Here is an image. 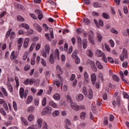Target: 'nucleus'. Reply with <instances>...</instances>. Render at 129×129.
Returning a JSON list of instances; mask_svg holds the SVG:
<instances>
[{
	"label": "nucleus",
	"mask_w": 129,
	"mask_h": 129,
	"mask_svg": "<svg viewBox=\"0 0 129 129\" xmlns=\"http://www.w3.org/2000/svg\"><path fill=\"white\" fill-rule=\"evenodd\" d=\"M29 93V91L28 90L24 89V88L21 87L20 89L19 94L21 98H27V96H28V94Z\"/></svg>",
	"instance_id": "3"
},
{
	"label": "nucleus",
	"mask_w": 129,
	"mask_h": 129,
	"mask_svg": "<svg viewBox=\"0 0 129 129\" xmlns=\"http://www.w3.org/2000/svg\"><path fill=\"white\" fill-rule=\"evenodd\" d=\"M47 54H48V52L46 51H43L41 52V54L43 56V57H44V58H47Z\"/></svg>",
	"instance_id": "53"
},
{
	"label": "nucleus",
	"mask_w": 129,
	"mask_h": 129,
	"mask_svg": "<svg viewBox=\"0 0 129 129\" xmlns=\"http://www.w3.org/2000/svg\"><path fill=\"white\" fill-rule=\"evenodd\" d=\"M13 107L15 110H17L18 107L17 106V103H16V101H14L13 102Z\"/></svg>",
	"instance_id": "63"
},
{
	"label": "nucleus",
	"mask_w": 129,
	"mask_h": 129,
	"mask_svg": "<svg viewBox=\"0 0 129 129\" xmlns=\"http://www.w3.org/2000/svg\"><path fill=\"white\" fill-rule=\"evenodd\" d=\"M29 42H30V38H26L23 44V47L24 49L28 48V46H29Z\"/></svg>",
	"instance_id": "14"
},
{
	"label": "nucleus",
	"mask_w": 129,
	"mask_h": 129,
	"mask_svg": "<svg viewBox=\"0 0 129 129\" xmlns=\"http://www.w3.org/2000/svg\"><path fill=\"white\" fill-rule=\"evenodd\" d=\"M33 27L36 29V31L41 33L42 32V27H41L39 24L35 23L33 25Z\"/></svg>",
	"instance_id": "11"
},
{
	"label": "nucleus",
	"mask_w": 129,
	"mask_h": 129,
	"mask_svg": "<svg viewBox=\"0 0 129 129\" xmlns=\"http://www.w3.org/2000/svg\"><path fill=\"white\" fill-rule=\"evenodd\" d=\"M104 55V53H103V52H102L100 50L98 49L96 50V56H97V57H102Z\"/></svg>",
	"instance_id": "15"
},
{
	"label": "nucleus",
	"mask_w": 129,
	"mask_h": 129,
	"mask_svg": "<svg viewBox=\"0 0 129 129\" xmlns=\"http://www.w3.org/2000/svg\"><path fill=\"white\" fill-rule=\"evenodd\" d=\"M72 51H73V47L72 46H70L67 53L68 54H70L72 53Z\"/></svg>",
	"instance_id": "51"
},
{
	"label": "nucleus",
	"mask_w": 129,
	"mask_h": 129,
	"mask_svg": "<svg viewBox=\"0 0 129 129\" xmlns=\"http://www.w3.org/2000/svg\"><path fill=\"white\" fill-rule=\"evenodd\" d=\"M105 48L108 52H110V48L106 43H105Z\"/></svg>",
	"instance_id": "58"
},
{
	"label": "nucleus",
	"mask_w": 129,
	"mask_h": 129,
	"mask_svg": "<svg viewBox=\"0 0 129 129\" xmlns=\"http://www.w3.org/2000/svg\"><path fill=\"white\" fill-rule=\"evenodd\" d=\"M82 93L84 94L85 96L87 95V90L86 89V87H83L82 89Z\"/></svg>",
	"instance_id": "35"
},
{
	"label": "nucleus",
	"mask_w": 129,
	"mask_h": 129,
	"mask_svg": "<svg viewBox=\"0 0 129 129\" xmlns=\"http://www.w3.org/2000/svg\"><path fill=\"white\" fill-rule=\"evenodd\" d=\"M0 112L3 115H4V116L7 115V113L3 108H0Z\"/></svg>",
	"instance_id": "45"
},
{
	"label": "nucleus",
	"mask_w": 129,
	"mask_h": 129,
	"mask_svg": "<svg viewBox=\"0 0 129 129\" xmlns=\"http://www.w3.org/2000/svg\"><path fill=\"white\" fill-rule=\"evenodd\" d=\"M18 56H19V54L17 53L16 51H13L11 53V56H10V59L11 60H15V59H17L18 58Z\"/></svg>",
	"instance_id": "7"
},
{
	"label": "nucleus",
	"mask_w": 129,
	"mask_h": 129,
	"mask_svg": "<svg viewBox=\"0 0 129 129\" xmlns=\"http://www.w3.org/2000/svg\"><path fill=\"white\" fill-rule=\"evenodd\" d=\"M47 104V99L46 97H44L42 101V106H46Z\"/></svg>",
	"instance_id": "33"
},
{
	"label": "nucleus",
	"mask_w": 129,
	"mask_h": 129,
	"mask_svg": "<svg viewBox=\"0 0 129 129\" xmlns=\"http://www.w3.org/2000/svg\"><path fill=\"white\" fill-rule=\"evenodd\" d=\"M59 114H60V112H59V111H55L52 113V115L54 117H56V116H58Z\"/></svg>",
	"instance_id": "42"
},
{
	"label": "nucleus",
	"mask_w": 129,
	"mask_h": 129,
	"mask_svg": "<svg viewBox=\"0 0 129 129\" xmlns=\"http://www.w3.org/2000/svg\"><path fill=\"white\" fill-rule=\"evenodd\" d=\"M56 70L57 72V73H59V75H61V74H63V71L61 69V67H60V66L57 65L56 66Z\"/></svg>",
	"instance_id": "18"
},
{
	"label": "nucleus",
	"mask_w": 129,
	"mask_h": 129,
	"mask_svg": "<svg viewBox=\"0 0 129 129\" xmlns=\"http://www.w3.org/2000/svg\"><path fill=\"white\" fill-rule=\"evenodd\" d=\"M43 129H48V125L47 124V123L43 122Z\"/></svg>",
	"instance_id": "64"
},
{
	"label": "nucleus",
	"mask_w": 129,
	"mask_h": 129,
	"mask_svg": "<svg viewBox=\"0 0 129 129\" xmlns=\"http://www.w3.org/2000/svg\"><path fill=\"white\" fill-rule=\"evenodd\" d=\"M1 90L3 92L5 96H8V92H7V90H6V89H5V88H2Z\"/></svg>",
	"instance_id": "43"
},
{
	"label": "nucleus",
	"mask_w": 129,
	"mask_h": 129,
	"mask_svg": "<svg viewBox=\"0 0 129 129\" xmlns=\"http://www.w3.org/2000/svg\"><path fill=\"white\" fill-rule=\"evenodd\" d=\"M112 79L115 82H119V77L115 75H112Z\"/></svg>",
	"instance_id": "17"
},
{
	"label": "nucleus",
	"mask_w": 129,
	"mask_h": 129,
	"mask_svg": "<svg viewBox=\"0 0 129 129\" xmlns=\"http://www.w3.org/2000/svg\"><path fill=\"white\" fill-rule=\"evenodd\" d=\"M35 13L36 14H37L38 15V19L39 20V21H41L42 19H43V13H42V11L40 10H36L35 11Z\"/></svg>",
	"instance_id": "6"
},
{
	"label": "nucleus",
	"mask_w": 129,
	"mask_h": 129,
	"mask_svg": "<svg viewBox=\"0 0 129 129\" xmlns=\"http://www.w3.org/2000/svg\"><path fill=\"white\" fill-rule=\"evenodd\" d=\"M71 108L75 111H78L79 110V105H76L74 103L71 104Z\"/></svg>",
	"instance_id": "13"
},
{
	"label": "nucleus",
	"mask_w": 129,
	"mask_h": 129,
	"mask_svg": "<svg viewBox=\"0 0 129 129\" xmlns=\"http://www.w3.org/2000/svg\"><path fill=\"white\" fill-rule=\"evenodd\" d=\"M20 26L21 27H22V28L26 29V30H29V29H30V26L26 23H22Z\"/></svg>",
	"instance_id": "26"
},
{
	"label": "nucleus",
	"mask_w": 129,
	"mask_h": 129,
	"mask_svg": "<svg viewBox=\"0 0 129 129\" xmlns=\"http://www.w3.org/2000/svg\"><path fill=\"white\" fill-rule=\"evenodd\" d=\"M77 42L79 46H81L82 45V39H81V38H80V37H77Z\"/></svg>",
	"instance_id": "32"
},
{
	"label": "nucleus",
	"mask_w": 129,
	"mask_h": 129,
	"mask_svg": "<svg viewBox=\"0 0 129 129\" xmlns=\"http://www.w3.org/2000/svg\"><path fill=\"white\" fill-rule=\"evenodd\" d=\"M83 48L84 49L87 48V39L83 40Z\"/></svg>",
	"instance_id": "27"
},
{
	"label": "nucleus",
	"mask_w": 129,
	"mask_h": 129,
	"mask_svg": "<svg viewBox=\"0 0 129 129\" xmlns=\"http://www.w3.org/2000/svg\"><path fill=\"white\" fill-rule=\"evenodd\" d=\"M90 65L91 66V69L93 70V71H94V72H97V68L95 66V63L93 61H90Z\"/></svg>",
	"instance_id": "5"
},
{
	"label": "nucleus",
	"mask_w": 129,
	"mask_h": 129,
	"mask_svg": "<svg viewBox=\"0 0 129 129\" xmlns=\"http://www.w3.org/2000/svg\"><path fill=\"white\" fill-rule=\"evenodd\" d=\"M83 22L87 24V25H88L89 23H90V20L87 18H84L83 19Z\"/></svg>",
	"instance_id": "50"
},
{
	"label": "nucleus",
	"mask_w": 129,
	"mask_h": 129,
	"mask_svg": "<svg viewBox=\"0 0 129 129\" xmlns=\"http://www.w3.org/2000/svg\"><path fill=\"white\" fill-rule=\"evenodd\" d=\"M38 124V127L39 128H41L42 127V124L43 123V122L42 121V119H38L37 121Z\"/></svg>",
	"instance_id": "30"
},
{
	"label": "nucleus",
	"mask_w": 129,
	"mask_h": 129,
	"mask_svg": "<svg viewBox=\"0 0 129 129\" xmlns=\"http://www.w3.org/2000/svg\"><path fill=\"white\" fill-rule=\"evenodd\" d=\"M3 107H4L5 110H9V107H8V104L6 102L3 104Z\"/></svg>",
	"instance_id": "60"
},
{
	"label": "nucleus",
	"mask_w": 129,
	"mask_h": 129,
	"mask_svg": "<svg viewBox=\"0 0 129 129\" xmlns=\"http://www.w3.org/2000/svg\"><path fill=\"white\" fill-rule=\"evenodd\" d=\"M28 120H29V121H32V120H34V115H29L28 117Z\"/></svg>",
	"instance_id": "38"
},
{
	"label": "nucleus",
	"mask_w": 129,
	"mask_h": 129,
	"mask_svg": "<svg viewBox=\"0 0 129 129\" xmlns=\"http://www.w3.org/2000/svg\"><path fill=\"white\" fill-rule=\"evenodd\" d=\"M33 111H35V107L33 105H31L28 108L27 112H33Z\"/></svg>",
	"instance_id": "24"
},
{
	"label": "nucleus",
	"mask_w": 129,
	"mask_h": 129,
	"mask_svg": "<svg viewBox=\"0 0 129 129\" xmlns=\"http://www.w3.org/2000/svg\"><path fill=\"white\" fill-rule=\"evenodd\" d=\"M39 82H40V80H35V79L32 78L31 79H27L26 80H25L24 82V84L25 85H29V84L30 85H32L34 83H39Z\"/></svg>",
	"instance_id": "2"
},
{
	"label": "nucleus",
	"mask_w": 129,
	"mask_h": 129,
	"mask_svg": "<svg viewBox=\"0 0 129 129\" xmlns=\"http://www.w3.org/2000/svg\"><path fill=\"white\" fill-rule=\"evenodd\" d=\"M110 31L111 33H113V34H115L116 35L118 34V32L116 30H115V29L113 28L110 29Z\"/></svg>",
	"instance_id": "46"
},
{
	"label": "nucleus",
	"mask_w": 129,
	"mask_h": 129,
	"mask_svg": "<svg viewBox=\"0 0 129 129\" xmlns=\"http://www.w3.org/2000/svg\"><path fill=\"white\" fill-rule=\"evenodd\" d=\"M128 55H127V50H126V49L123 48L122 54L120 56V58L121 61H123L124 60V58H128Z\"/></svg>",
	"instance_id": "4"
},
{
	"label": "nucleus",
	"mask_w": 129,
	"mask_h": 129,
	"mask_svg": "<svg viewBox=\"0 0 129 129\" xmlns=\"http://www.w3.org/2000/svg\"><path fill=\"white\" fill-rule=\"evenodd\" d=\"M48 3L50 4L52 9H55V8H56V3H55V2H53L52 1H48Z\"/></svg>",
	"instance_id": "28"
},
{
	"label": "nucleus",
	"mask_w": 129,
	"mask_h": 129,
	"mask_svg": "<svg viewBox=\"0 0 129 129\" xmlns=\"http://www.w3.org/2000/svg\"><path fill=\"white\" fill-rule=\"evenodd\" d=\"M88 39L92 45H95V43L94 42V38H93V36L92 35H89Z\"/></svg>",
	"instance_id": "19"
},
{
	"label": "nucleus",
	"mask_w": 129,
	"mask_h": 129,
	"mask_svg": "<svg viewBox=\"0 0 129 129\" xmlns=\"http://www.w3.org/2000/svg\"><path fill=\"white\" fill-rule=\"evenodd\" d=\"M16 37V33L15 32H12L10 34L11 39H14Z\"/></svg>",
	"instance_id": "61"
},
{
	"label": "nucleus",
	"mask_w": 129,
	"mask_h": 129,
	"mask_svg": "<svg viewBox=\"0 0 129 129\" xmlns=\"http://www.w3.org/2000/svg\"><path fill=\"white\" fill-rule=\"evenodd\" d=\"M96 65L97 67L98 68V69H102L103 68V67L102 65H101V63L100 61H99L98 60H97L96 62Z\"/></svg>",
	"instance_id": "20"
},
{
	"label": "nucleus",
	"mask_w": 129,
	"mask_h": 129,
	"mask_svg": "<svg viewBox=\"0 0 129 129\" xmlns=\"http://www.w3.org/2000/svg\"><path fill=\"white\" fill-rule=\"evenodd\" d=\"M64 123L66 124V126H69V125H70V126L72 125V124L71 123L70 120H69L68 119H66L65 120Z\"/></svg>",
	"instance_id": "23"
},
{
	"label": "nucleus",
	"mask_w": 129,
	"mask_h": 129,
	"mask_svg": "<svg viewBox=\"0 0 129 129\" xmlns=\"http://www.w3.org/2000/svg\"><path fill=\"white\" fill-rule=\"evenodd\" d=\"M11 33H12V29L9 30L6 33V38H9V36H11Z\"/></svg>",
	"instance_id": "55"
},
{
	"label": "nucleus",
	"mask_w": 129,
	"mask_h": 129,
	"mask_svg": "<svg viewBox=\"0 0 129 129\" xmlns=\"http://www.w3.org/2000/svg\"><path fill=\"white\" fill-rule=\"evenodd\" d=\"M91 77L92 84L93 85H94V84H95V82H96V75H95V74L93 73L91 75Z\"/></svg>",
	"instance_id": "12"
},
{
	"label": "nucleus",
	"mask_w": 129,
	"mask_h": 129,
	"mask_svg": "<svg viewBox=\"0 0 129 129\" xmlns=\"http://www.w3.org/2000/svg\"><path fill=\"white\" fill-rule=\"evenodd\" d=\"M77 52H78V50H77V49H75V51H74L72 54L73 58H76V57H78L77 56Z\"/></svg>",
	"instance_id": "36"
},
{
	"label": "nucleus",
	"mask_w": 129,
	"mask_h": 129,
	"mask_svg": "<svg viewBox=\"0 0 129 129\" xmlns=\"http://www.w3.org/2000/svg\"><path fill=\"white\" fill-rule=\"evenodd\" d=\"M45 50L46 51V53L47 54L50 53V46H49V44H45L44 46Z\"/></svg>",
	"instance_id": "25"
},
{
	"label": "nucleus",
	"mask_w": 129,
	"mask_h": 129,
	"mask_svg": "<svg viewBox=\"0 0 129 129\" xmlns=\"http://www.w3.org/2000/svg\"><path fill=\"white\" fill-rule=\"evenodd\" d=\"M85 115H86V113L85 112H82L80 114V117L81 119H84L85 118Z\"/></svg>",
	"instance_id": "39"
},
{
	"label": "nucleus",
	"mask_w": 129,
	"mask_h": 129,
	"mask_svg": "<svg viewBox=\"0 0 129 129\" xmlns=\"http://www.w3.org/2000/svg\"><path fill=\"white\" fill-rule=\"evenodd\" d=\"M53 97L55 100H60V96L59 93H56L53 95Z\"/></svg>",
	"instance_id": "21"
},
{
	"label": "nucleus",
	"mask_w": 129,
	"mask_h": 129,
	"mask_svg": "<svg viewBox=\"0 0 129 129\" xmlns=\"http://www.w3.org/2000/svg\"><path fill=\"white\" fill-rule=\"evenodd\" d=\"M87 55L90 58H92L93 57V52L91 51V50H88L87 52Z\"/></svg>",
	"instance_id": "29"
},
{
	"label": "nucleus",
	"mask_w": 129,
	"mask_h": 129,
	"mask_svg": "<svg viewBox=\"0 0 129 129\" xmlns=\"http://www.w3.org/2000/svg\"><path fill=\"white\" fill-rule=\"evenodd\" d=\"M49 105H51L52 107H54V108H56V107H57V104L53 101H50L49 102Z\"/></svg>",
	"instance_id": "31"
},
{
	"label": "nucleus",
	"mask_w": 129,
	"mask_h": 129,
	"mask_svg": "<svg viewBox=\"0 0 129 129\" xmlns=\"http://www.w3.org/2000/svg\"><path fill=\"white\" fill-rule=\"evenodd\" d=\"M21 119L22 121V123H23L24 125H27V124H28V121H27V120L24 119V117H21Z\"/></svg>",
	"instance_id": "41"
},
{
	"label": "nucleus",
	"mask_w": 129,
	"mask_h": 129,
	"mask_svg": "<svg viewBox=\"0 0 129 129\" xmlns=\"http://www.w3.org/2000/svg\"><path fill=\"white\" fill-rule=\"evenodd\" d=\"M97 36L98 41H99V42H101V40H102V36H101V34L98 33Z\"/></svg>",
	"instance_id": "48"
},
{
	"label": "nucleus",
	"mask_w": 129,
	"mask_h": 129,
	"mask_svg": "<svg viewBox=\"0 0 129 129\" xmlns=\"http://www.w3.org/2000/svg\"><path fill=\"white\" fill-rule=\"evenodd\" d=\"M15 80L16 83V87H19V86H20V83L19 82V78H18V77H15Z\"/></svg>",
	"instance_id": "40"
},
{
	"label": "nucleus",
	"mask_w": 129,
	"mask_h": 129,
	"mask_svg": "<svg viewBox=\"0 0 129 129\" xmlns=\"http://www.w3.org/2000/svg\"><path fill=\"white\" fill-rule=\"evenodd\" d=\"M112 105L113 106H116V105H117V106H119V105H120V99L119 98H117L116 101H113Z\"/></svg>",
	"instance_id": "10"
},
{
	"label": "nucleus",
	"mask_w": 129,
	"mask_h": 129,
	"mask_svg": "<svg viewBox=\"0 0 129 129\" xmlns=\"http://www.w3.org/2000/svg\"><path fill=\"white\" fill-rule=\"evenodd\" d=\"M74 58L75 59V63L76 64H79V63H80V59H79V57H76Z\"/></svg>",
	"instance_id": "56"
},
{
	"label": "nucleus",
	"mask_w": 129,
	"mask_h": 129,
	"mask_svg": "<svg viewBox=\"0 0 129 129\" xmlns=\"http://www.w3.org/2000/svg\"><path fill=\"white\" fill-rule=\"evenodd\" d=\"M102 16L103 17L104 19H109V15H108L107 13H103Z\"/></svg>",
	"instance_id": "44"
},
{
	"label": "nucleus",
	"mask_w": 129,
	"mask_h": 129,
	"mask_svg": "<svg viewBox=\"0 0 129 129\" xmlns=\"http://www.w3.org/2000/svg\"><path fill=\"white\" fill-rule=\"evenodd\" d=\"M85 97H88L89 99H92L93 97V92L92 91V90L89 89Z\"/></svg>",
	"instance_id": "9"
},
{
	"label": "nucleus",
	"mask_w": 129,
	"mask_h": 129,
	"mask_svg": "<svg viewBox=\"0 0 129 129\" xmlns=\"http://www.w3.org/2000/svg\"><path fill=\"white\" fill-rule=\"evenodd\" d=\"M41 63L44 67H46V66H47V63L46 62V61L44 60V59H41Z\"/></svg>",
	"instance_id": "54"
},
{
	"label": "nucleus",
	"mask_w": 129,
	"mask_h": 129,
	"mask_svg": "<svg viewBox=\"0 0 129 129\" xmlns=\"http://www.w3.org/2000/svg\"><path fill=\"white\" fill-rule=\"evenodd\" d=\"M17 19L19 22H24L25 21V19L21 16H18Z\"/></svg>",
	"instance_id": "34"
},
{
	"label": "nucleus",
	"mask_w": 129,
	"mask_h": 129,
	"mask_svg": "<svg viewBox=\"0 0 129 129\" xmlns=\"http://www.w3.org/2000/svg\"><path fill=\"white\" fill-rule=\"evenodd\" d=\"M32 101H33V96H29L28 97L27 101L26 102V104H30V103H31Z\"/></svg>",
	"instance_id": "22"
},
{
	"label": "nucleus",
	"mask_w": 129,
	"mask_h": 129,
	"mask_svg": "<svg viewBox=\"0 0 129 129\" xmlns=\"http://www.w3.org/2000/svg\"><path fill=\"white\" fill-rule=\"evenodd\" d=\"M8 88L10 91V92L13 93V86L11 84H7Z\"/></svg>",
	"instance_id": "37"
},
{
	"label": "nucleus",
	"mask_w": 129,
	"mask_h": 129,
	"mask_svg": "<svg viewBox=\"0 0 129 129\" xmlns=\"http://www.w3.org/2000/svg\"><path fill=\"white\" fill-rule=\"evenodd\" d=\"M59 50L58 49H55L54 52L51 53L49 56V61L51 64H54L55 60H59Z\"/></svg>",
	"instance_id": "1"
},
{
	"label": "nucleus",
	"mask_w": 129,
	"mask_h": 129,
	"mask_svg": "<svg viewBox=\"0 0 129 129\" xmlns=\"http://www.w3.org/2000/svg\"><path fill=\"white\" fill-rule=\"evenodd\" d=\"M123 12L124 14H125V15H126L127 13H128V10L127 9V7L126 6H124L123 7Z\"/></svg>",
	"instance_id": "59"
},
{
	"label": "nucleus",
	"mask_w": 129,
	"mask_h": 129,
	"mask_svg": "<svg viewBox=\"0 0 129 129\" xmlns=\"http://www.w3.org/2000/svg\"><path fill=\"white\" fill-rule=\"evenodd\" d=\"M36 45V42H33L32 43L30 47V51H33L34 48H35V45Z\"/></svg>",
	"instance_id": "52"
},
{
	"label": "nucleus",
	"mask_w": 129,
	"mask_h": 129,
	"mask_svg": "<svg viewBox=\"0 0 129 129\" xmlns=\"http://www.w3.org/2000/svg\"><path fill=\"white\" fill-rule=\"evenodd\" d=\"M104 125H107V124H108V120L107 119V117H105L104 118Z\"/></svg>",
	"instance_id": "49"
},
{
	"label": "nucleus",
	"mask_w": 129,
	"mask_h": 129,
	"mask_svg": "<svg viewBox=\"0 0 129 129\" xmlns=\"http://www.w3.org/2000/svg\"><path fill=\"white\" fill-rule=\"evenodd\" d=\"M109 42L110 43L111 47H114V42H113V40L112 39H110L109 41Z\"/></svg>",
	"instance_id": "62"
},
{
	"label": "nucleus",
	"mask_w": 129,
	"mask_h": 129,
	"mask_svg": "<svg viewBox=\"0 0 129 129\" xmlns=\"http://www.w3.org/2000/svg\"><path fill=\"white\" fill-rule=\"evenodd\" d=\"M84 98V96L82 94H80L78 95V100H83Z\"/></svg>",
	"instance_id": "47"
},
{
	"label": "nucleus",
	"mask_w": 129,
	"mask_h": 129,
	"mask_svg": "<svg viewBox=\"0 0 129 129\" xmlns=\"http://www.w3.org/2000/svg\"><path fill=\"white\" fill-rule=\"evenodd\" d=\"M27 58H28V52H25L23 57L24 61H26Z\"/></svg>",
	"instance_id": "57"
},
{
	"label": "nucleus",
	"mask_w": 129,
	"mask_h": 129,
	"mask_svg": "<svg viewBox=\"0 0 129 129\" xmlns=\"http://www.w3.org/2000/svg\"><path fill=\"white\" fill-rule=\"evenodd\" d=\"M49 113L51 112V109L48 106H46L43 109L41 113L42 115H45L47 113Z\"/></svg>",
	"instance_id": "8"
},
{
	"label": "nucleus",
	"mask_w": 129,
	"mask_h": 129,
	"mask_svg": "<svg viewBox=\"0 0 129 129\" xmlns=\"http://www.w3.org/2000/svg\"><path fill=\"white\" fill-rule=\"evenodd\" d=\"M84 78L87 83H89V82H90V79H89V75H88L86 72H85L84 73Z\"/></svg>",
	"instance_id": "16"
}]
</instances>
